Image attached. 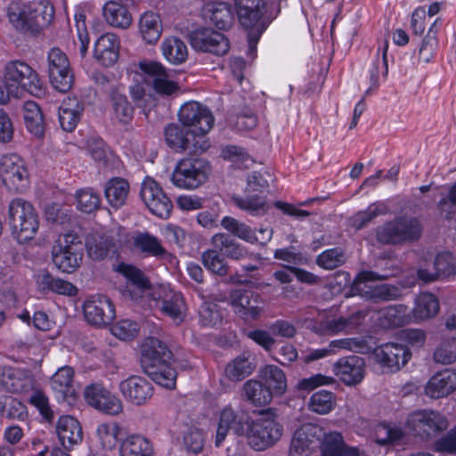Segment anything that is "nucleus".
<instances>
[{"label": "nucleus", "mask_w": 456, "mask_h": 456, "mask_svg": "<svg viewBox=\"0 0 456 456\" xmlns=\"http://www.w3.org/2000/svg\"><path fill=\"white\" fill-rule=\"evenodd\" d=\"M230 430L244 436L248 446L256 452L273 446L283 434V427L277 420L273 409L261 411L259 417L253 419L247 411L226 405L219 414L215 437L216 447L223 444Z\"/></svg>", "instance_id": "obj_1"}, {"label": "nucleus", "mask_w": 456, "mask_h": 456, "mask_svg": "<svg viewBox=\"0 0 456 456\" xmlns=\"http://www.w3.org/2000/svg\"><path fill=\"white\" fill-rule=\"evenodd\" d=\"M140 362L145 373L160 387L174 389L177 371L173 367L174 355L168 346L154 337L146 338L141 345Z\"/></svg>", "instance_id": "obj_2"}, {"label": "nucleus", "mask_w": 456, "mask_h": 456, "mask_svg": "<svg viewBox=\"0 0 456 456\" xmlns=\"http://www.w3.org/2000/svg\"><path fill=\"white\" fill-rule=\"evenodd\" d=\"M7 15L18 31L36 35L53 22L54 8L50 4L12 1L8 6Z\"/></svg>", "instance_id": "obj_3"}, {"label": "nucleus", "mask_w": 456, "mask_h": 456, "mask_svg": "<svg viewBox=\"0 0 456 456\" xmlns=\"http://www.w3.org/2000/svg\"><path fill=\"white\" fill-rule=\"evenodd\" d=\"M178 119L183 126L191 128L190 132L195 136L191 151L196 155L206 152L211 145L206 135L215 123L212 111L206 105L191 101L181 106Z\"/></svg>", "instance_id": "obj_4"}, {"label": "nucleus", "mask_w": 456, "mask_h": 456, "mask_svg": "<svg viewBox=\"0 0 456 456\" xmlns=\"http://www.w3.org/2000/svg\"><path fill=\"white\" fill-rule=\"evenodd\" d=\"M423 226L418 217L398 216L375 229L376 240L382 245H403L419 240Z\"/></svg>", "instance_id": "obj_5"}, {"label": "nucleus", "mask_w": 456, "mask_h": 456, "mask_svg": "<svg viewBox=\"0 0 456 456\" xmlns=\"http://www.w3.org/2000/svg\"><path fill=\"white\" fill-rule=\"evenodd\" d=\"M405 428L412 436L429 441L447 429L448 420L437 411L416 410L407 416Z\"/></svg>", "instance_id": "obj_6"}, {"label": "nucleus", "mask_w": 456, "mask_h": 456, "mask_svg": "<svg viewBox=\"0 0 456 456\" xmlns=\"http://www.w3.org/2000/svg\"><path fill=\"white\" fill-rule=\"evenodd\" d=\"M4 78L10 83L12 91L19 92L20 96L24 93L41 97L45 95V89L37 73L28 63L22 61H12L6 64Z\"/></svg>", "instance_id": "obj_7"}, {"label": "nucleus", "mask_w": 456, "mask_h": 456, "mask_svg": "<svg viewBox=\"0 0 456 456\" xmlns=\"http://www.w3.org/2000/svg\"><path fill=\"white\" fill-rule=\"evenodd\" d=\"M367 313L357 310L347 316L337 314V310L330 309L323 313L322 318L314 322V330L322 336H335L339 333H354L362 325Z\"/></svg>", "instance_id": "obj_8"}, {"label": "nucleus", "mask_w": 456, "mask_h": 456, "mask_svg": "<svg viewBox=\"0 0 456 456\" xmlns=\"http://www.w3.org/2000/svg\"><path fill=\"white\" fill-rule=\"evenodd\" d=\"M209 172L208 161L200 158H184L175 165L171 182L179 189L193 190L208 180Z\"/></svg>", "instance_id": "obj_9"}, {"label": "nucleus", "mask_w": 456, "mask_h": 456, "mask_svg": "<svg viewBox=\"0 0 456 456\" xmlns=\"http://www.w3.org/2000/svg\"><path fill=\"white\" fill-rule=\"evenodd\" d=\"M84 248L82 240L77 234L65 233L53 248V262L62 273H73L80 266Z\"/></svg>", "instance_id": "obj_10"}, {"label": "nucleus", "mask_w": 456, "mask_h": 456, "mask_svg": "<svg viewBox=\"0 0 456 456\" xmlns=\"http://www.w3.org/2000/svg\"><path fill=\"white\" fill-rule=\"evenodd\" d=\"M267 187L268 182L260 174L253 173L248 176L245 196L232 198L235 206L254 216L265 215L268 208L262 194Z\"/></svg>", "instance_id": "obj_11"}, {"label": "nucleus", "mask_w": 456, "mask_h": 456, "mask_svg": "<svg viewBox=\"0 0 456 456\" xmlns=\"http://www.w3.org/2000/svg\"><path fill=\"white\" fill-rule=\"evenodd\" d=\"M0 177L11 191L22 193L29 186V174L24 160L16 153H8L0 159Z\"/></svg>", "instance_id": "obj_12"}, {"label": "nucleus", "mask_w": 456, "mask_h": 456, "mask_svg": "<svg viewBox=\"0 0 456 456\" xmlns=\"http://www.w3.org/2000/svg\"><path fill=\"white\" fill-rule=\"evenodd\" d=\"M47 72L53 87L60 93L69 92L74 83V75L67 54L58 47L47 54Z\"/></svg>", "instance_id": "obj_13"}, {"label": "nucleus", "mask_w": 456, "mask_h": 456, "mask_svg": "<svg viewBox=\"0 0 456 456\" xmlns=\"http://www.w3.org/2000/svg\"><path fill=\"white\" fill-rule=\"evenodd\" d=\"M324 428L318 424L304 423L293 433L288 456H310L319 448Z\"/></svg>", "instance_id": "obj_14"}, {"label": "nucleus", "mask_w": 456, "mask_h": 456, "mask_svg": "<svg viewBox=\"0 0 456 456\" xmlns=\"http://www.w3.org/2000/svg\"><path fill=\"white\" fill-rule=\"evenodd\" d=\"M140 196L154 216L167 219L173 209V203L164 192L162 187L151 177H146L142 183Z\"/></svg>", "instance_id": "obj_15"}, {"label": "nucleus", "mask_w": 456, "mask_h": 456, "mask_svg": "<svg viewBox=\"0 0 456 456\" xmlns=\"http://www.w3.org/2000/svg\"><path fill=\"white\" fill-rule=\"evenodd\" d=\"M232 306L234 313L250 324L260 319L264 311V302L261 296L251 289H237L231 295Z\"/></svg>", "instance_id": "obj_16"}, {"label": "nucleus", "mask_w": 456, "mask_h": 456, "mask_svg": "<svg viewBox=\"0 0 456 456\" xmlns=\"http://www.w3.org/2000/svg\"><path fill=\"white\" fill-rule=\"evenodd\" d=\"M83 313L86 322L95 327L110 324L116 317V309L110 298L96 294L88 297L83 304Z\"/></svg>", "instance_id": "obj_17"}, {"label": "nucleus", "mask_w": 456, "mask_h": 456, "mask_svg": "<svg viewBox=\"0 0 456 456\" xmlns=\"http://www.w3.org/2000/svg\"><path fill=\"white\" fill-rule=\"evenodd\" d=\"M190 41L196 51L216 56H223L230 50L228 38L224 34L208 28H200L192 31Z\"/></svg>", "instance_id": "obj_18"}, {"label": "nucleus", "mask_w": 456, "mask_h": 456, "mask_svg": "<svg viewBox=\"0 0 456 456\" xmlns=\"http://www.w3.org/2000/svg\"><path fill=\"white\" fill-rule=\"evenodd\" d=\"M139 70L146 75L151 88L158 94L171 95L179 90L176 82L168 79L166 67L156 61L143 60L138 63Z\"/></svg>", "instance_id": "obj_19"}, {"label": "nucleus", "mask_w": 456, "mask_h": 456, "mask_svg": "<svg viewBox=\"0 0 456 456\" xmlns=\"http://www.w3.org/2000/svg\"><path fill=\"white\" fill-rule=\"evenodd\" d=\"M376 361L391 371H397L411 358V351L406 346L399 343H386L378 346L372 352Z\"/></svg>", "instance_id": "obj_20"}, {"label": "nucleus", "mask_w": 456, "mask_h": 456, "mask_svg": "<svg viewBox=\"0 0 456 456\" xmlns=\"http://www.w3.org/2000/svg\"><path fill=\"white\" fill-rule=\"evenodd\" d=\"M114 271L126 278L124 295L129 296L133 301L141 299L145 290L151 287V282L143 272L132 264L120 262L114 267Z\"/></svg>", "instance_id": "obj_21"}, {"label": "nucleus", "mask_w": 456, "mask_h": 456, "mask_svg": "<svg viewBox=\"0 0 456 456\" xmlns=\"http://www.w3.org/2000/svg\"><path fill=\"white\" fill-rule=\"evenodd\" d=\"M118 388L127 402L137 406L145 404L154 394L152 384L147 379L138 375H131L122 380Z\"/></svg>", "instance_id": "obj_22"}, {"label": "nucleus", "mask_w": 456, "mask_h": 456, "mask_svg": "<svg viewBox=\"0 0 456 456\" xmlns=\"http://www.w3.org/2000/svg\"><path fill=\"white\" fill-rule=\"evenodd\" d=\"M36 386L35 379L26 371L0 365V387L12 394L27 395Z\"/></svg>", "instance_id": "obj_23"}, {"label": "nucleus", "mask_w": 456, "mask_h": 456, "mask_svg": "<svg viewBox=\"0 0 456 456\" xmlns=\"http://www.w3.org/2000/svg\"><path fill=\"white\" fill-rule=\"evenodd\" d=\"M364 359L355 354L341 357L333 365L334 374L347 386L361 383L364 378Z\"/></svg>", "instance_id": "obj_24"}, {"label": "nucleus", "mask_w": 456, "mask_h": 456, "mask_svg": "<svg viewBox=\"0 0 456 456\" xmlns=\"http://www.w3.org/2000/svg\"><path fill=\"white\" fill-rule=\"evenodd\" d=\"M388 48L389 42L387 40H384L382 45L378 47L377 53L368 69L369 87L364 92L365 96H369L373 92L378 91L381 84L387 79Z\"/></svg>", "instance_id": "obj_25"}, {"label": "nucleus", "mask_w": 456, "mask_h": 456, "mask_svg": "<svg viewBox=\"0 0 456 456\" xmlns=\"http://www.w3.org/2000/svg\"><path fill=\"white\" fill-rule=\"evenodd\" d=\"M119 37L114 33H105L94 43V57L100 65L112 67L119 58Z\"/></svg>", "instance_id": "obj_26"}, {"label": "nucleus", "mask_w": 456, "mask_h": 456, "mask_svg": "<svg viewBox=\"0 0 456 456\" xmlns=\"http://www.w3.org/2000/svg\"><path fill=\"white\" fill-rule=\"evenodd\" d=\"M321 456H363L357 446L348 445L340 432L330 431L322 437L320 444Z\"/></svg>", "instance_id": "obj_27"}, {"label": "nucleus", "mask_w": 456, "mask_h": 456, "mask_svg": "<svg viewBox=\"0 0 456 456\" xmlns=\"http://www.w3.org/2000/svg\"><path fill=\"white\" fill-rule=\"evenodd\" d=\"M234 6L238 20L244 28H254L263 19L265 0H235Z\"/></svg>", "instance_id": "obj_28"}, {"label": "nucleus", "mask_w": 456, "mask_h": 456, "mask_svg": "<svg viewBox=\"0 0 456 456\" xmlns=\"http://www.w3.org/2000/svg\"><path fill=\"white\" fill-rule=\"evenodd\" d=\"M56 434L62 447L68 451L83 440V430L80 422L70 415H62L56 424Z\"/></svg>", "instance_id": "obj_29"}, {"label": "nucleus", "mask_w": 456, "mask_h": 456, "mask_svg": "<svg viewBox=\"0 0 456 456\" xmlns=\"http://www.w3.org/2000/svg\"><path fill=\"white\" fill-rule=\"evenodd\" d=\"M456 390V370L445 369L434 374L428 381L425 392L431 398L445 397Z\"/></svg>", "instance_id": "obj_30"}, {"label": "nucleus", "mask_w": 456, "mask_h": 456, "mask_svg": "<svg viewBox=\"0 0 456 456\" xmlns=\"http://www.w3.org/2000/svg\"><path fill=\"white\" fill-rule=\"evenodd\" d=\"M164 135L167 147L175 152L183 153L189 151L191 154L196 155L191 151L195 136L190 130L171 123L165 127Z\"/></svg>", "instance_id": "obj_31"}, {"label": "nucleus", "mask_w": 456, "mask_h": 456, "mask_svg": "<svg viewBox=\"0 0 456 456\" xmlns=\"http://www.w3.org/2000/svg\"><path fill=\"white\" fill-rule=\"evenodd\" d=\"M206 17L220 30H228L234 22L232 5L225 2H215L207 7Z\"/></svg>", "instance_id": "obj_32"}, {"label": "nucleus", "mask_w": 456, "mask_h": 456, "mask_svg": "<svg viewBox=\"0 0 456 456\" xmlns=\"http://www.w3.org/2000/svg\"><path fill=\"white\" fill-rule=\"evenodd\" d=\"M36 213L37 211L30 202L21 198L12 199L8 206V220L12 235L13 236L23 222L26 223L28 215L33 216Z\"/></svg>", "instance_id": "obj_33"}, {"label": "nucleus", "mask_w": 456, "mask_h": 456, "mask_svg": "<svg viewBox=\"0 0 456 456\" xmlns=\"http://www.w3.org/2000/svg\"><path fill=\"white\" fill-rule=\"evenodd\" d=\"M120 456H153L152 443L145 436L133 434L126 436L120 444Z\"/></svg>", "instance_id": "obj_34"}, {"label": "nucleus", "mask_w": 456, "mask_h": 456, "mask_svg": "<svg viewBox=\"0 0 456 456\" xmlns=\"http://www.w3.org/2000/svg\"><path fill=\"white\" fill-rule=\"evenodd\" d=\"M84 112V106L76 100L63 102L59 107L60 126L63 131L73 132L79 123Z\"/></svg>", "instance_id": "obj_35"}, {"label": "nucleus", "mask_w": 456, "mask_h": 456, "mask_svg": "<svg viewBox=\"0 0 456 456\" xmlns=\"http://www.w3.org/2000/svg\"><path fill=\"white\" fill-rule=\"evenodd\" d=\"M130 191L129 183L121 177L110 179L104 187V195L108 203L115 209L125 205Z\"/></svg>", "instance_id": "obj_36"}, {"label": "nucleus", "mask_w": 456, "mask_h": 456, "mask_svg": "<svg viewBox=\"0 0 456 456\" xmlns=\"http://www.w3.org/2000/svg\"><path fill=\"white\" fill-rule=\"evenodd\" d=\"M23 118L27 130L37 138L45 135V120L40 106L34 101L23 104Z\"/></svg>", "instance_id": "obj_37"}, {"label": "nucleus", "mask_w": 456, "mask_h": 456, "mask_svg": "<svg viewBox=\"0 0 456 456\" xmlns=\"http://www.w3.org/2000/svg\"><path fill=\"white\" fill-rule=\"evenodd\" d=\"M110 102L115 118L124 125L129 124L134 118V108L126 94L118 88H112L110 92Z\"/></svg>", "instance_id": "obj_38"}, {"label": "nucleus", "mask_w": 456, "mask_h": 456, "mask_svg": "<svg viewBox=\"0 0 456 456\" xmlns=\"http://www.w3.org/2000/svg\"><path fill=\"white\" fill-rule=\"evenodd\" d=\"M160 302V310L163 314L174 321H178V322H183V309L185 306V302L182 292L174 289L165 290Z\"/></svg>", "instance_id": "obj_39"}, {"label": "nucleus", "mask_w": 456, "mask_h": 456, "mask_svg": "<svg viewBox=\"0 0 456 456\" xmlns=\"http://www.w3.org/2000/svg\"><path fill=\"white\" fill-rule=\"evenodd\" d=\"M75 371L70 366H63L57 370L51 379L52 389L63 399H68L75 395L74 389Z\"/></svg>", "instance_id": "obj_40"}, {"label": "nucleus", "mask_w": 456, "mask_h": 456, "mask_svg": "<svg viewBox=\"0 0 456 456\" xmlns=\"http://www.w3.org/2000/svg\"><path fill=\"white\" fill-rule=\"evenodd\" d=\"M259 377L273 396H280L285 393L287 379L283 370L279 367L267 365L261 370Z\"/></svg>", "instance_id": "obj_41"}, {"label": "nucleus", "mask_w": 456, "mask_h": 456, "mask_svg": "<svg viewBox=\"0 0 456 456\" xmlns=\"http://www.w3.org/2000/svg\"><path fill=\"white\" fill-rule=\"evenodd\" d=\"M102 12L106 21L112 27L126 28L131 25L132 15L128 8L117 1L107 2Z\"/></svg>", "instance_id": "obj_42"}, {"label": "nucleus", "mask_w": 456, "mask_h": 456, "mask_svg": "<svg viewBox=\"0 0 456 456\" xmlns=\"http://www.w3.org/2000/svg\"><path fill=\"white\" fill-rule=\"evenodd\" d=\"M139 30L147 44H155L162 33V23L159 14L145 12L139 20Z\"/></svg>", "instance_id": "obj_43"}, {"label": "nucleus", "mask_w": 456, "mask_h": 456, "mask_svg": "<svg viewBox=\"0 0 456 456\" xmlns=\"http://www.w3.org/2000/svg\"><path fill=\"white\" fill-rule=\"evenodd\" d=\"M440 304L437 297L430 292H421L417 297L415 306L412 310L416 320H428L437 314Z\"/></svg>", "instance_id": "obj_44"}, {"label": "nucleus", "mask_w": 456, "mask_h": 456, "mask_svg": "<svg viewBox=\"0 0 456 456\" xmlns=\"http://www.w3.org/2000/svg\"><path fill=\"white\" fill-rule=\"evenodd\" d=\"M212 242L223 255L229 258L240 260L246 258L248 255V250L229 234L217 233L213 236Z\"/></svg>", "instance_id": "obj_45"}, {"label": "nucleus", "mask_w": 456, "mask_h": 456, "mask_svg": "<svg viewBox=\"0 0 456 456\" xmlns=\"http://www.w3.org/2000/svg\"><path fill=\"white\" fill-rule=\"evenodd\" d=\"M161 49L164 58L171 64H182L188 58L187 45L179 37L166 38L162 43Z\"/></svg>", "instance_id": "obj_46"}, {"label": "nucleus", "mask_w": 456, "mask_h": 456, "mask_svg": "<svg viewBox=\"0 0 456 456\" xmlns=\"http://www.w3.org/2000/svg\"><path fill=\"white\" fill-rule=\"evenodd\" d=\"M134 246L141 253L149 256L162 258L167 253L159 239L147 232H140L134 238Z\"/></svg>", "instance_id": "obj_47"}, {"label": "nucleus", "mask_w": 456, "mask_h": 456, "mask_svg": "<svg viewBox=\"0 0 456 456\" xmlns=\"http://www.w3.org/2000/svg\"><path fill=\"white\" fill-rule=\"evenodd\" d=\"M408 307L404 305H394L380 312V324L386 329L403 327L409 322Z\"/></svg>", "instance_id": "obj_48"}, {"label": "nucleus", "mask_w": 456, "mask_h": 456, "mask_svg": "<svg viewBox=\"0 0 456 456\" xmlns=\"http://www.w3.org/2000/svg\"><path fill=\"white\" fill-rule=\"evenodd\" d=\"M243 391L247 400L256 406L267 405L273 397L261 379L248 380L243 386Z\"/></svg>", "instance_id": "obj_49"}, {"label": "nucleus", "mask_w": 456, "mask_h": 456, "mask_svg": "<svg viewBox=\"0 0 456 456\" xmlns=\"http://www.w3.org/2000/svg\"><path fill=\"white\" fill-rule=\"evenodd\" d=\"M401 296L402 291L397 286L387 283L370 287L363 292V298L373 303L396 300Z\"/></svg>", "instance_id": "obj_50"}, {"label": "nucleus", "mask_w": 456, "mask_h": 456, "mask_svg": "<svg viewBox=\"0 0 456 456\" xmlns=\"http://www.w3.org/2000/svg\"><path fill=\"white\" fill-rule=\"evenodd\" d=\"M39 285L42 289H46L59 295L72 297L76 296L77 293V289L73 283L66 280L54 277L48 273L42 275L39 281Z\"/></svg>", "instance_id": "obj_51"}, {"label": "nucleus", "mask_w": 456, "mask_h": 456, "mask_svg": "<svg viewBox=\"0 0 456 456\" xmlns=\"http://www.w3.org/2000/svg\"><path fill=\"white\" fill-rule=\"evenodd\" d=\"M255 369V365L244 354L234 358L226 365L225 375L232 381H240L248 377Z\"/></svg>", "instance_id": "obj_52"}, {"label": "nucleus", "mask_w": 456, "mask_h": 456, "mask_svg": "<svg viewBox=\"0 0 456 456\" xmlns=\"http://www.w3.org/2000/svg\"><path fill=\"white\" fill-rule=\"evenodd\" d=\"M121 428L116 422L102 423L97 428V436L104 450L111 451L119 444Z\"/></svg>", "instance_id": "obj_53"}, {"label": "nucleus", "mask_w": 456, "mask_h": 456, "mask_svg": "<svg viewBox=\"0 0 456 456\" xmlns=\"http://www.w3.org/2000/svg\"><path fill=\"white\" fill-rule=\"evenodd\" d=\"M30 392L32 394L28 403L38 411L44 422L52 423L54 419V412L50 406L49 397L41 388L36 386Z\"/></svg>", "instance_id": "obj_54"}, {"label": "nucleus", "mask_w": 456, "mask_h": 456, "mask_svg": "<svg viewBox=\"0 0 456 456\" xmlns=\"http://www.w3.org/2000/svg\"><path fill=\"white\" fill-rule=\"evenodd\" d=\"M220 155L224 160L234 163L239 168H247L250 164L254 163V159L248 151L235 144L223 146Z\"/></svg>", "instance_id": "obj_55"}, {"label": "nucleus", "mask_w": 456, "mask_h": 456, "mask_svg": "<svg viewBox=\"0 0 456 456\" xmlns=\"http://www.w3.org/2000/svg\"><path fill=\"white\" fill-rule=\"evenodd\" d=\"M114 246L113 240L104 235L93 236L86 241L87 253L93 260L104 259Z\"/></svg>", "instance_id": "obj_56"}, {"label": "nucleus", "mask_w": 456, "mask_h": 456, "mask_svg": "<svg viewBox=\"0 0 456 456\" xmlns=\"http://www.w3.org/2000/svg\"><path fill=\"white\" fill-rule=\"evenodd\" d=\"M336 405V395L330 391L322 389L314 393L309 401V409L318 414L330 412Z\"/></svg>", "instance_id": "obj_57"}, {"label": "nucleus", "mask_w": 456, "mask_h": 456, "mask_svg": "<svg viewBox=\"0 0 456 456\" xmlns=\"http://www.w3.org/2000/svg\"><path fill=\"white\" fill-rule=\"evenodd\" d=\"M221 224L226 231L235 237L250 243L257 241L256 233L250 226L232 216L223 217Z\"/></svg>", "instance_id": "obj_58"}, {"label": "nucleus", "mask_w": 456, "mask_h": 456, "mask_svg": "<svg viewBox=\"0 0 456 456\" xmlns=\"http://www.w3.org/2000/svg\"><path fill=\"white\" fill-rule=\"evenodd\" d=\"M346 261L345 250L335 247L325 249L316 257V264L324 270H334L342 266Z\"/></svg>", "instance_id": "obj_59"}, {"label": "nucleus", "mask_w": 456, "mask_h": 456, "mask_svg": "<svg viewBox=\"0 0 456 456\" xmlns=\"http://www.w3.org/2000/svg\"><path fill=\"white\" fill-rule=\"evenodd\" d=\"M77 208L84 213H93L101 207L102 199L92 188L80 189L76 193Z\"/></svg>", "instance_id": "obj_60"}, {"label": "nucleus", "mask_w": 456, "mask_h": 456, "mask_svg": "<svg viewBox=\"0 0 456 456\" xmlns=\"http://www.w3.org/2000/svg\"><path fill=\"white\" fill-rule=\"evenodd\" d=\"M200 324L202 327H215L222 322L223 317L217 304L203 302L199 309Z\"/></svg>", "instance_id": "obj_61"}, {"label": "nucleus", "mask_w": 456, "mask_h": 456, "mask_svg": "<svg viewBox=\"0 0 456 456\" xmlns=\"http://www.w3.org/2000/svg\"><path fill=\"white\" fill-rule=\"evenodd\" d=\"M39 228V216L38 214L36 213L33 216L28 215V218L26 223L23 222L22 225L20 227L18 231L13 234V238L17 240L19 244H26L33 240L38 231Z\"/></svg>", "instance_id": "obj_62"}, {"label": "nucleus", "mask_w": 456, "mask_h": 456, "mask_svg": "<svg viewBox=\"0 0 456 456\" xmlns=\"http://www.w3.org/2000/svg\"><path fill=\"white\" fill-rule=\"evenodd\" d=\"M140 331V325L137 322L130 319H122L111 328L112 334L124 341L133 340Z\"/></svg>", "instance_id": "obj_63"}, {"label": "nucleus", "mask_w": 456, "mask_h": 456, "mask_svg": "<svg viewBox=\"0 0 456 456\" xmlns=\"http://www.w3.org/2000/svg\"><path fill=\"white\" fill-rule=\"evenodd\" d=\"M202 262L204 266L212 273L220 276L227 274V265L216 250L205 251L202 255Z\"/></svg>", "instance_id": "obj_64"}]
</instances>
